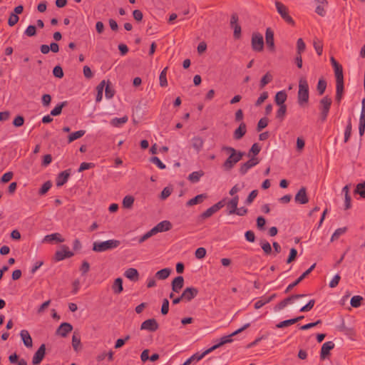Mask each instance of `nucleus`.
<instances>
[{"label":"nucleus","mask_w":365,"mask_h":365,"mask_svg":"<svg viewBox=\"0 0 365 365\" xmlns=\"http://www.w3.org/2000/svg\"><path fill=\"white\" fill-rule=\"evenodd\" d=\"M222 151H226L230 153L229 157L222 164V168L225 171H230L235 165L241 160L245 155V153L238 151L232 147L224 145L222 147Z\"/></svg>","instance_id":"obj_1"},{"label":"nucleus","mask_w":365,"mask_h":365,"mask_svg":"<svg viewBox=\"0 0 365 365\" xmlns=\"http://www.w3.org/2000/svg\"><path fill=\"white\" fill-rule=\"evenodd\" d=\"M120 242L117 240H108L106 241H96L93 243V251L96 252H103L117 248Z\"/></svg>","instance_id":"obj_2"},{"label":"nucleus","mask_w":365,"mask_h":365,"mask_svg":"<svg viewBox=\"0 0 365 365\" xmlns=\"http://www.w3.org/2000/svg\"><path fill=\"white\" fill-rule=\"evenodd\" d=\"M309 101V85L307 80L301 78L299 82L298 103L300 106Z\"/></svg>","instance_id":"obj_3"},{"label":"nucleus","mask_w":365,"mask_h":365,"mask_svg":"<svg viewBox=\"0 0 365 365\" xmlns=\"http://www.w3.org/2000/svg\"><path fill=\"white\" fill-rule=\"evenodd\" d=\"M331 99L327 96H324L320 100L319 110L320 111L319 120L322 122H324L327 120L331 106Z\"/></svg>","instance_id":"obj_4"},{"label":"nucleus","mask_w":365,"mask_h":365,"mask_svg":"<svg viewBox=\"0 0 365 365\" xmlns=\"http://www.w3.org/2000/svg\"><path fill=\"white\" fill-rule=\"evenodd\" d=\"M250 326V323H247L243 327H242L241 328L237 329L236 331H235L232 334H229L227 336H224L221 337L220 339V341L217 344H215V345H213L212 346L210 347V349H212V351H213L214 350L217 349V348L222 346V345H224L225 344L232 342V341H233L232 336H234L241 333L245 329L248 328Z\"/></svg>","instance_id":"obj_5"},{"label":"nucleus","mask_w":365,"mask_h":365,"mask_svg":"<svg viewBox=\"0 0 365 365\" xmlns=\"http://www.w3.org/2000/svg\"><path fill=\"white\" fill-rule=\"evenodd\" d=\"M275 6L277 12L281 16V17L289 24L294 25V21L293 19L289 15L288 8L283 4L282 2L276 1Z\"/></svg>","instance_id":"obj_6"},{"label":"nucleus","mask_w":365,"mask_h":365,"mask_svg":"<svg viewBox=\"0 0 365 365\" xmlns=\"http://www.w3.org/2000/svg\"><path fill=\"white\" fill-rule=\"evenodd\" d=\"M251 46L253 51L260 52L264 48V39L261 34L254 32L252 35Z\"/></svg>","instance_id":"obj_7"},{"label":"nucleus","mask_w":365,"mask_h":365,"mask_svg":"<svg viewBox=\"0 0 365 365\" xmlns=\"http://www.w3.org/2000/svg\"><path fill=\"white\" fill-rule=\"evenodd\" d=\"M238 16L237 14H232L230 19V27L233 29V36L235 39L241 37V26L238 23Z\"/></svg>","instance_id":"obj_8"},{"label":"nucleus","mask_w":365,"mask_h":365,"mask_svg":"<svg viewBox=\"0 0 365 365\" xmlns=\"http://www.w3.org/2000/svg\"><path fill=\"white\" fill-rule=\"evenodd\" d=\"M74 255V253L69 250L66 245H62L61 250H58L55 253V260L57 262L62 261L66 258H70Z\"/></svg>","instance_id":"obj_9"},{"label":"nucleus","mask_w":365,"mask_h":365,"mask_svg":"<svg viewBox=\"0 0 365 365\" xmlns=\"http://www.w3.org/2000/svg\"><path fill=\"white\" fill-rule=\"evenodd\" d=\"M259 163V160L257 158H251L246 163H242L239 169L240 174L241 175H245L250 169L257 165Z\"/></svg>","instance_id":"obj_10"},{"label":"nucleus","mask_w":365,"mask_h":365,"mask_svg":"<svg viewBox=\"0 0 365 365\" xmlns=\"http://www.w3.org/2000/svg\"><path fill=\"white\" fill-rule=\"evenodd\" d=\"M158 328L159 324L155 319H147L140 325L141 330H146L151 332L157 331Z\"/></svg>","instance_id":"obj_11"},{"label":"nucleus","mask_w":365,"mask_h":365,"mask_svg":"<svg viewBox=\"0 0 365 365\" xmlns=\"http://www.w3.org/2000/svg\"><path fill=\"white\" fill-rule=\"evenodd\" d=\"M198 289L195 287H187L184 289L181 294V298L183 299V301L185 302H190L192 299H194L197 294H198Z\"/></svg>","instance_id":"obj_12"},{"label":"nucleus","mask_w":365,"mask_h":365,"mask_svg":"<svg viewBox=\"0 0 365 365\" xmlns=\"http://www.w3.org/2000/svg\"><path fill=\"white\" fill-rule=\"evenodd\" d=\"M316 267V264H313L308 269H307L297 279H296L294 282L289 284L288 287L285 289V293L289 292L294 287L299 284L308 274L311 273V272Z\"/></svg>","instance_id":"obj_13"},{"label":"nucleus","mask_w":365,"mask_h":365,"mask_svg":"<svg viewBox=\"0 0 365 365\" xmlns=\"http://www.w3.org/2000/svg\"><path fill=\"white\" fill-rule=\"evenodd\" d=\"M45 354H46V346L44 344H42L33 356V359H32L33 364L38 365L41 362L43 359L44 358Z\"/></svg>","instance_id":"obj_14"},{"label":"nucleus","mask_w":365,"mask_h":365,"mask_svg":"<svg viewBox=\"0 0 365 365\" xmlns=\"http://www.w3.org/2000/svg\"><path fill=\"white\" fill-rule=\"evenodd\" d=\"M239 203V196L235 195L230 199L226 204L227 215H234L237 212V205Z\"/></svg>","instance_id":"obj_15"},{"label":"nucleus","mask_w":365,"mask_h":365,"mask_svg":"<svg viewBox=\"0 0 365 365\" xmlns=\"http://www.w3.org/2000/svg\"><path fill=\"white\" fill-rule=\"evenodd\" d=\"M294 200L299 204H306L309 202V198L307 195V189L305 187H302L297 192L294 197Z\"/></svg>","instance_id":"obj_16"},{"label":"nucleus","mask_w":365,"mask_h":365,"mask_svg":"<svg viewBox=\"0 0 365 365\" xmlns=\"http://www.w3.org/2000/svg\"><path fill=\"white\" fill-rule=\"evenodd\" d=\"M265 41L267 48L272 52L274 51L275 46L274 41V32L270 28H267L265 33Z\"/></svg>","instance_id":"obj_17"},{"label":"nucleus","mask_w":365,"mask_h":365,"mask_svg":"<svg viewBox=\"0 0 365 365\" xmlns=\"http://www.w3.org/2000/svg\"><path fill=\"white\" fill-rule=\"evenodd\" d=\"M334 343L331 341L324 343L320 352L321 359H325L329 355L330 351L334 348Z\"/></svg>","instance_id":"obj_18"},{"label":"nucleus","mask_w":365,"mask_h":365,"mask_svg":"<svg viewBox=\"0 0 365 365\" xmlns=\"http://www.w3.org/2000/svg\"><path fill=\"white\" fill-rule=\"evenodd\" d=\"M73 329V327L68 322L62 323L58 328L56 329V334L62 337H66L69 332Z\"/></svg>","instance_id":"obj_19"},{"label":"nucleus","mask_w":365,"mask_h":365,"mask_svg":"<svg viewBox=\"0 0 365 365\" xmlns=\"http://www.w3.org/2000/svg\"><path fill=\"white\" fill-rule=\"evenodd\" d=\"M71 175V170H66L60 173L56 180V184L57 187L63 185L68 180Z\"/></svg>","instance_id":"obj_20"},{"label":"nucleus","mask_w":365,"mask_h":365,"mask_svg":"<svg viewBox=\"0 0 365 365\" xmlns=\"http://www.w3.org/2000/svg\"><path fill=\"white\" fill-rule=\"evenodd\" d=\"M155 233L163 232L170 230L172 228V224L168 220H164L157 224L153 227Z\"/></svg>","instance_id":"obj_21"},{"label":"nucleus","mask_w":365,"mask_h":365,"mask_svg":"<svg viewBox=\"0 0 365 365\" xmlns=\"http://www.w3.org/2000/svg\"><path fill=\"white\" fill-rule=\"evenodd\" d=\"M277 297L276 294H272L269 297H261L258 301H257L255 304L254 307L256 309H259L261 307H262L264 305L269 303L272 302L275 297Z\"/></svg>","instance_id":"obj_22"},{"label":"nucleus","mask_w":365,"mask_h":365,"mask_svg":"<svg viewBox=\"0 0 365 365\" xmlns=\"http://www.w3.org/2000/svg\"><path fill=\"white\" fill-rule=\"evenodd\" d=\"M20 336L21 338V340L23 341V343L25 346L28 348H31L33 346V341L32 338L29 334V332L26 330L23 329L20 332Z\"/></svg>","instance_id":"obj_23"},{"label":"nucleus","mask_w":365,"mask_h":365,"mask_svg":"<svg viewBox=\"0 0 365 365\" xmlns=\"http://www.w3.org/2000/svg\"><path fill=\"white\" fill-rule=\"evenodd\" d=\"M184 285V278L182 276L176 277L172 282V289L178 293Z\"/></svg>","instance_id":"obj_24"},{"label":"nucleus","mask_w":365,"mask_h":365,"mask_svg":"<svg viewBox=\"0 0 365 365\" xmlns=\"http://www.w3.org/2000/svg\"><path fill=\"white\" fill-rule=\"evenodd\" d=\"M315 2L317 4V6L315 9V12L321 16H324L326 15V10L325 7L327 6V0H314Z\"/></svg>","instance_id":"obj_25"},{"label":"nucleus","mask_w":365,"mask_h":365,"mask_svg":"<svg viewBox=\"0 0 365 365\" xmlns=\"http://www.w3.org/2000/svg\"><path fill=\"white\" fill-rule=\"evenodd\" d=\"M64 240V238L62 237L60 233L55 232L46 235L43 240V242H51L53 241H56V242H63Z\"/></svg>","instance_id":"obj_26"},{"label":"nucleus","mask_w":365,"mask_h":365,"mask_svg":"<svg viewBox=\"0 0 365 365\" xmlns=\"http://www.w3.org/2000/svg\"><path fill=\"white\" fill-rule=\"evenodd\" d=\"M344 92V81H336V101L340 103Z\"/></svg>","instance_id":"obj_27"},{"label":"nucleus","mask_w":365,"mask_h":365,"mask_svg":"<svg viewBox=\"0 0 365 365\" xmlns=\"http://www.w3.org/2000/svg\"><path fill=\"white\" fill-rule=\"evenodd\" d=\"M207 197V195L205 193L197 195L195 197L189 200L186 202V206L191 207L195 205L200 204V203L204 201V200H205Z\"/></svg>","instance_id":"obj_28"},{"label":"nucleus","mask_w":365,"mask_h":365,"mask_svg":"<svg viewBox=\"0 0 365 365\" xmlns=\"http://www.w3.org/2000/svg\"><path fill=\"white\" fill-rule=\"evenodd\" d=\"M124 276L130 280L135 282L138 280L139 274L136 269L129 268L125 271Z\"/></svg>","instance_id":"obj_29"},{"label":"nucleus","mask_w":365,"mask_h":365,"mask_svg":"<svg viewBox=\"0 0 365 365\" xmlns=\"http://www.w3.org/2000/svg\"><path fill=\"white\" fill-rule=\"evenodd\" d=\"M246 125L242 122L240 126L234 132V138L236 140L241 139L246 133Z\"/></svg>","instance_id":"obj_30"},{"label":"nucleus","mask_w":365,"mask_h":365,"mask_svg":"<svg viewBox=\"0 0 365 365\" xmlns=\"http://www.w3.org/2000/svg\"><path fill=\"white\" fill-rule=\"evenodd\" d=\"M204 140L202 138L196 136L192 138V146L197 153H199L202 150Z\"/></svg>","instance_id":"obj_31"},{"label":"nucleus","mask_w":365,"mask_h":365,"mask_svg":"<svg viewBox=\"0 0 365 365\" xmlns=\"http://www.w3.org/2000/svg\"><path fill=\"white\" fill-rule=\"evenodd\" d=\"M72 346L75 351L78 352L82 349L81 337L78 334L74 332L72 336Z\"/></svg>","instance_id":"obj_32"},{"label":"nucleus","mask_w":365,"mask_h":365,"mask_svg":"<svg viewBox=\"0 0 365 365\" xmlns=\"http://www.w3.org/2000/svg\"><path fill=\"white\" fill-rule=\"evenodd\" d=\"M287 98V95L285 91H280L277 92L275 95V103L277 105H285L284 102L286 101Z\"/></svg>","instance_id":"obj_33"},{"label":"nucleus","mask_w":365,"mask_h":365,"mask_svg":"<svg viewBox=\"0 0 365 365\" xmlns=\"http://www.w3.org/2000/svg\"><path fill=\"white\" fill-rule=\"evenodd\" d=\"M128 120V116L126 115H124L121 118H113L110 123L111 125L114 126V127H121L123 124H125V123H127Z\"/></svg>","instance_id":"obj_34"},{"label":"nucleus","mask_w":365,"mask_h":365,"mask_svg":"<svg viewBox=\"0 0 365 365\" xmlns=\"http://www.w3.org/2000/svg\"><path fill=\"white\" fill-rule=\"evenodd\" d=\"M112 289L115 294H120L122 292L123 288V279L120 277H118L115 279L113 285Z\"/></svg>","instance_id":"obj_35"},{"label":"nucleus","mask_w":365,"mask_h":365,"mask_svg":"<svg viewBox=\"0 0 365 365\" xmlns=\"http://www.w3.org/2000/svg\"><path fill=\"white\" fill-rule=\"evenodd\" d=\"M204 175V172L202 170L195 171L190 173L187 179L192 183H196L200 181V178Z\"/></svg>","instance_id":"obj_36"},{"label":"nucleus","mask_w":365,"mask_h":365,"mask_svg":"<svg viewBox=\"0 0 365 365\" xmlns=\"http://www.w3.org/2000/svg\"><path fill=\"white\" fill-rule=\"evenodd\" d=\"M170 272H171L170 269L164 268V269H162L158 271L155 274V277L158 279L163 280V279H167L169 277V275L170 274Z\"/></svg>","instance_id":"obj_37"},{"label":"nucleus","mask_w":365,"mask_h":365,"mask_svg":"<svg viewBox=\"0 0 365 365\" xmlns=\"http://www.w3.org/2000/svg\"><path fill=\"white\" fill-rule=\"evenodd\" d=\"M210 352H212V349L210 348H209L201 354L196 353V354H193L192 356H191L190 357V359H191L192 362H193V361L197 362V361H200L202 359H203L207 354H210Z\"/></svg>","instance_id":"obj_38"},{"label":"nucleus","mask_w":365,"mask_h":365,"mask_svg":"<svg viewBox=\"0 0 365 365\" xmlns=\"http://www.w3.org/2000/svg\"><path fill=\"white\" fill-rule=\"evenodd\" d=\"M217 212V210L215 209V207L211 206L208 209H207L205 212H203L202 214L199 215V219L200 220H204L207 218L210 217L213 214Z\"/></svg>","instance_id":"obj_39"},{"label":"nucleus","mask_w":365,"mask_h":365,"mask_svg":"<svg viewBox=\"0 0 365 365\" xmlns=\"http://www.w3.org/2000/svg\"><path fill=\"white\" fill-rule=\"evenodd\" d=\"M273 76L269 73L267 72L262 78L259 83V86L261 88H264L267 84L272 81Z\"/></svg>","instance_id":"obj_40"},{"label":"nucleus","mask_w":365,"mask_h":365,"mask_svg":"<svg viewBox=\"0 0 365 365\" xmlns=\"http://www.w3.org/2000/svg\"><path fill=\"white\" fill-rule=\"evenodd\" d=\"M85 133H86V131L83 130H78L74 133H72L68 136V143H71V142L81 138L83 135H84Z\"/></svg>","instance_id":"obj_41"},{"label":"nucleus","mask_w":365,"mask_h":365,"mask_svg":"<svg viewBox=\"0 0 365 365\" xmlns=\"http://www.w3.org/2000/svg\"><path fill=\"white\" fill-rule=\"evenodd\" d=\"M167 71H168V67H165L160 73V76H159V80H160V86L162 87H165L168 86V81H167V78H166V76H167Z\"/></svg>","instance_id":"obj_42"},{"label":"nucleus","mask_w":365,"mask_h":365,"mask_svg":"<svg viewBox=\"0 0 365 365\" xmlns=\"http://www.w3.org/2000/svg\"><path fill=\"white\" fill-rule=\"evenodd\" d=\"M354 193L359 194L361 197L365 198V182L356 185Z\"/></svg>","instance_id":"obj_43"},{"label":"nucleus","mask_w":365,"mask_h":365,"mask_svg":"<svg viewBox=\"0 0 365 365\" xmlns=\"http://www.w3.org/2000/svg\"><path fill=\"white\" fill-rule=\"evenodd\" d=\"M363 297L359 295H356L351 297L350 304L353 307H359L361 304Z\"/></svg>","instance_id":"obj_44"},{"label":"nucleus","mask_w":365,"mask_h":365,"mask_svg":"<svg viewBox=\"0 0 365 365\" xmlns=\"http://www.w3.org/2000/svg\"><path fill=\"white\" fill-rule=\"evenodd\" d=\"M134 202V197L130 195L125 196L123 200V206L125 208L132 207Z\"/></svg>","instance_id":"obj_45"},{"label":"nucleus","mask_w":365,"mask_h":365,"mask_svg":"<svg viewBox=\"0 0 365 365\" xmlns=\"http://www.w3.org/2000/svg\"><path fill=\"white\" fill-rule=\"evenodd\" d=\"M287 112V106L280 105L276 113V118L282 120Z\"/></svg>","instance_id":"obj_46"},{"label":"nucleus","mask_w":365,"mask_h":365,"mask_svg":"<svg viewBox=\"0 0 365 365\" xmlns=\"http://www.w3.org/2000/svg\"><path fill=\"white\" fill-rule=\"evenodd\" d=\"M351 129H352L351 122V118H349L348 120L347 125L346 126L345 131H344V142L345 143H346L349 140V139L351 136Z\"/></svg>","instance_id":"obj_47"},{"label":"nucleus","mask_w":365,"mask_h":365,"mask_svg":"<svg viewBox=\"0 0 365 365\" xmlns=\"http://www.w3.org/2000/svg\"><path fill=\"white\" fill-rule=\"evenodd\" d=\"M346 227H341L336 229L331 237V241L333 242L337 240L341 235H344L346 232Z\"/></svg>","instance_id":"obj_48"},{"label":"nucleus","mask_w":365,"mask_h":365,"mask_svg":"<svg viewBox=\"0 0 365 365\" xmlns=\"http://www.w3.org/2000/svg\"><path fill=\"white\" fill-rule=\"evenodd\" d=\"M326 88L327 82L322 78L319 79L317 83V91L319 94L322 95L324 93Z\"/></svg>","instance_id":"obj_49"},{"label":"nucleus","mask_w":365,"mask_h":365,"mask_svg":"<svg viewBox=\"0 0 365 365\" xmlns=\"http://www.w3.org/2000/svg\"><path fill=\"white\" fill-rule=\"evenodd\" d=\"M314 49L317 52V53L319 55V56H321L322 54V51H323V44L322 43L321 41H319V39H315L314 41Z\"/></svg>","instance_id":"obj_50"},{"label":"nucleus","mask_w":365,"mask_h":365,"mask_svg":"<svg viewBox=\"0 0 365 365\" xmlns=\"http://www.w3.org/2000/svg\"><path fill=\"white\" fill-rule=\"evenodd\" d=\"M306 48V45L302 38H299L297 41V53L302 54Z\"/></svg>","instance_id":"obj_51"},{"label":"nucleus","mask_w":365,"mask_h":365,"mask_svg":"<svg viewBox=\"0 0 365 365\" xmlns=\"http://www.w3.org/2000/svg\"><path fill=\"white\" fill-rule=\"evenodd\" d=\"M305 297H307V294H293V295L284 299L283 301L286 302V304L287 306L289 304L292 303V302L294 299H297Z\"/></svg>","instance_id":"obj_52"},{"label":"nucleus","mask_w":365,"mask_h":365,"mask_svg":"<svg viewBox=\"0 0 365 365\" xmlns=\"http://www.w3.org/2000/svg\"><path fill=\"white\" fill-rule=\"evenodd\" d=\"M150 161L152 163L156 165L161 170H163L166 168L165 165L163 163H162L159 158L156 156L150 158Z\"/></svg>","instance_id":"obj_53"},{"label":"nucleus","mask_w":365,"mask_h":365,"mask_svg":"<svg viewBox=\"0 0 365 365\" xmlns=\"http://www.w3.org/2000/svg\"><path fill=\"white\" fill-rule=\"evenodd\" d=\"M315 304V300L314 299H310L307 304L303 306L299 311L301 312H307L310 311Z\"/></svg>","instance_id":"obj_54"},{"label":"nucleus","mask_w":365,"mask_h":365,"mask_svg":"<svg viewBox=\"0 0 365 365\" xmlns=\"http://www.w3.org/2000/svg\"><path fill=\"white\" fill-rule=\"evenodd\" d=\"M51 182L50 181H46V182H44L41 187L40 188L39 191H38V193L41 195L46 194L48 190L51 187Z\"/></svg>","instance_id":"obj_55"},{"label":"nucleus","mask_w":365,"mask_h":365,"mask_svg":"<svg viewBox=\"0 0 365 365\" xmlns=\"http://www.w3.org/2000/svg\"><path fill=\"white\" fill-rule=\"evenodd\" d=\"M257 195H258V190H252L250 193L248 197H247V199L245 200V204H247V205L252 204V202L254 201V200L257 197Z\"/></svg>","instance_id":"obj_56"},{"label":"nucleus","mask_w":365,"mask_h":365,"mask_svg":"<svg viewBox=\"0 0 365 365\" xmlns=\"http://www.w3.org/2000/svg\"><path fill=\"white\" fill-rule=\"evenodd\" d=\"M267 125H268V119L265 117L262 118L257 123V130L258 132L261 131L262 129L266 128L267 126Z\"/></svg>","instance_id":"obj_57"},{"label":"nucleus","mask_w":365,"mask_h":365,"mask_svg":"<svg viewBox=\"0 0 365 365\" xmlns=\"http://www.w3.org/2000/svg\"><path fill=\"white\" fill-rule=\"evenodd\" d=\"M53 74L55 77L61 78L63 77V71L60 66H56L53 69Z\"/></svg>","instance_id":"obj_58"},{"label":"nucleus","mask_w":365,"mask_h":365,"mask_svg":"<svg viewBox=\"0 0 365 365\" xmlns=\"http://www.w3.org/2000/svg\"><path fill=\"white\" fill-rule=\"evenodd\" d=\"M261 247L266 255H269L272 252V247L270 244L267 241L261 242Z\"/></svg>","instance_id":"obj_59"},{"label":"nucleus","mask_w":365,"mask_h":365,"mask_svg":"<svg viewBox=\"0 0 365 365\" xmlns=\"http://www.w3.org/2000/svg\"><path fill=\"white\" fill-rule=\"evenodd\" d=\"M195 255L197 259H201L205 257L206 250L204 247H199L195 250Z\"/></svg>","instance_id":"obj_60"},{"label":"nucleus","mask_w":365,"mask_h":365,"mask_svg":"<svg viewBox=\"0 0 365 365\" xmlns=\"http://www.w3.org/2000/svg\"><path fill=\"white\" fill-rule=\"evenodd\" d=\"M19 20V16L17 15H16V14L11 13L8 19V24L10 26H14L15 24H17Z\"/></svg>","instance_id":"obj_61"},{"label":"nucleus","mask_w":365,"mask_h":365,"mask_svg":"<svg viewBox=\"0 0 365 365\" xmlns=\"http://www.w3.org/2000/svg\"><path fill=\"white\" fill-rule=\"evenodd\" d=\"M36 34V28L35 26L29 25L24 31V34L28 36H34Z\"/></svg>","instance_id":"obj_62"},{"label":"nucleus","mask_w":365,"mask_h":365,"mask_svg":"<svg viewBox=\"0 0 365 365\" xmlns=\"http://www.w3.org/2000/svg\"><path fill=\"white\" fill-rule=\"evenodd\" d=\"M268 98V93L267 91H264L259 96V97L257 98V100L255 102L256 106H259L262 103L264 102V101Z\"/></svg>","instance_id":"obj_63"},{"label":"nucleus","mask_w":365,"mask_h":365,"mask_svg":"<svg viewBox=\"0 0 365 365\" xmlns=\"http://www.w3.org/2000/svg\"><path fill=\"white\" fill-rule=\"evenodd\" d=\"M13 125L15 127H21L24 123V118L22 115H17L13 120Z\"/></svg>","instance_id":"obj_64"}]
</instances>
